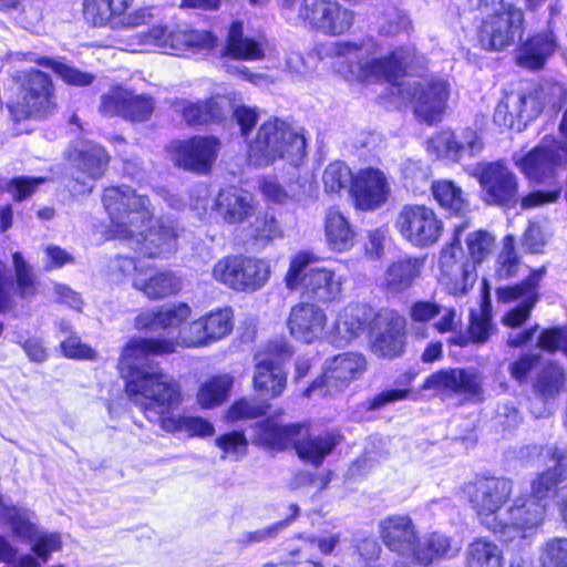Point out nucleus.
Listing matches in <instances>:
<instances>
[{
	"instance_id": "1",
	"label": "nucleus",
	"mask_w": 567,
	"mask_h": 567,
	"mask_svg": "<svg viewBox=\"0 0 567 567\" xmlns=\"http://www.w3.org/2000/svg\"><path fill=\"white\" fill-rule=\"evenodd\" d=\"M102 200L112 237L124 240L132 250L147 258H167L177 250L178 225L164 217L153 221L154 210L146 196L130 186H111L104 189Z\"/></svg>"
},
{
	"instance_id": "2",
	"label": "nucleus",
	"mask_w": 567,
	"mask_h": 567,
	"mask_svg": "<svg viewBox=\"0 0 567 567\" xmlns=\"http://www.w3.org/2000/svg\"><path fill=\"white\" fill-rule=\"evenodd\" d=\"M330 52L354 59L349 69L351 75L360 81L394 82L405 74L406 68L415 58L414 49L410 48H396L385 53L381 44L372 38L360 42H336L330 47Z\"/></svg>"
},
{
	"instance_id": "3",
	"label": "nucleus",
	"mask_w": 567,
	"mask_h": 567,
	"mask_svg": "<svg viewBox=\"0 0 567 567\" xmlns=\"http://www.w3.org/2000/svg\"><path fill=\"white\" fill-rule=\"evenodd\" d=\"M126 393L148 421L158 424L184 400L181 383L159 367L140 370L127 381Z\"/></svg>"
},
{
	"instance_id": "4",
	"label": "nucleus",
	"mask_w": 567,
	"mask_h": 567,
	"mask_svg": "<svg viewBox=\"0 0 567 567\" xmlns=\"http://www.w3.org/2000/svg\"><path fill=\"white\" fill-rule=\"evenodd\" d=\"M305 135L288 122L274 117L264 122L248 140L247 157L255 167H267L277 159L292 163L306 155Z\"/></svg>"
},
{
	"instance_id": "5",
	"label": "nucleus",
	"mask_w": 567,
	"mask_h": 567,
	"mask_svg": "<svg viewBox=\"0 0 567 567\" xmlns=\"http://www.w3.org/2000/svg\"><path fill=\"white\" fill-rule=\"evenodd\" d=\"M302 431L303 426L300 424L281 425L272 419H266L255 424L254 442L277 451L293 444L300 458L318 466L337 445L336 436L327 433L301 439Z\"/></svg>"
},
{
	"instance_id": "6",
	"label": "nucleus",
	"mask_w": 567,
	"mask_h": 567,
	"mask_svg": "<svg viewBox=\"0 0 567 567\" xmlns=\"http://www.w3.org/2000/svg\"><path fill=\"white\" fill-rule=\"evenodd\" d=\"M316 259L310 251L293 255L284 279L286 287L291 291L301 290L320 302L332 301L341 292L343 278L329 268L310 267Z\"/></svg>"
},
{
	"instance_id": "7",
	"label": "nucleus",
	"mask_w": 567,
	"mask_h": 567,
	"mask_svg": "<svg viewBox=\"0 0 567 567\" xmlns=\"http://www.w3.org/2000/svg\"><path fill=\"white\" fill-rule=\"evenodd\" d=\"M13 79L18 84V93L8 103V109L16 122L31 117L42 118L54 112L56 99L53 82L48 74L31 69L17 73Z\"/></svg>"
},
{
	"instance_id": "8",
	"label": "nucleus",
	"mask_w": 567,
	"mask_h": 567,
	"mask_svg": "<svg viewBox=\"0 0 567 567\" xmlns=\"http://www.w3.org/2000/svg\"><path fill=\"white\" fill-rule=\"evenodd\" d=\"M271 274L268 261L244 255L220 258L212 269V277L219 284L239 292L261 289Z\"/></svg>"
},
{
	"instance_id": "9",
	"label": "nucleus",
	"mask_w": 567,
	"mask_h": 567,
	"mask_svg": "<svg viewBox=\"0 0 567 567\" xmlns=\"http://www.w3.org/2000/svg\"><path fill=\"white\" fill-rule=\"evenodd\" d=\"M394 228L411 246L423 249L440 240L444 224L432 207L404 204L395 215Z\"/></svg>"
},
{
	"instance_id": "10",
	"label": "nucleus",
	"mask_w": 567,
	"mask_h": 567,
	"mask_svg": "<svg viewBox=\"0 0 567 567\" xmlns=\"http://www.w3.org/2000/svg\"><path fill=\"white\" fill-rule=\"evenodd\" d=\"M512 492V481L496 476L476 477L463 487L472 508L489 530H493V524L502 516L499 511L509 499Z\"/></svg>"
},
{
	"instance_id": "11",
	"label": "nucleus",
	"mask_w": 567,
	"mask_h": 567,
	"mask_svg": "<svg viewBox=\"0 0 567 567\" xmlns=\"http://www.w3.org/2000/svg\"><path fill=\"white\" fill-rule=\"evenodd\" d=\"M473 175L478 181L483 198L488 205L509 208L518 204V177L505 163H481Z\"/></svg>"
},
{
	"instance_id": "12",
	"label": "nucleus",
	"mask_w": 567,
	"mask_h": 567,
	"mask_svg": "<svg viewBox=\"0 0 567 567\" xmlns=\"http://www.w3.org/2000/svg\"><path fill=\"white\" fill-rule=\"evenodd\" d=\"M299 18L306 27L324 35H342L354 23V13L336 0H302Z\"/></svg>"
},
{
	"instance_id": "13",
	"label": "nucleus",
	"mask_w": 567,
	"mask_h": 567,
	"mask_svg": "<svg viewBox=\"0 0 567 567\" xmlns=\"http://www.w3.org/2000/svg\"><path fill=\"white\" fill-rule=\"evenodd\" d=\"M292 353L289 344L278 342L269 353L256 355L252 386L264 400L276 399L284 393L287 384L284 361Z\"/></svg>"
},
{
	"instance_id": "14",
	"label": "nucleus",
	"mask_w": 567,
	"mask_h": 567,
	"mask_svg": "<svg viewBox=\"0 0 567 567\" xmlns=\"http://www.w3.org/2000/svg\"><path fill=\"white\" fill-rule=\"evenodd\" d=\"M467 223L455 225L451 243L443 247L440 255V282L449 293L465 295L476 281L475 266L470 261L461 262V234L467 228Z\"/></svg>"
},
{
	"instance_id": "15",
	"label": "nucleus",
	"mask_w": 567,
	"mask_h": 567,
	"mask_svg": "<svg viewBox=\"0 0 567 567\" xmlns=\"http://www.w3.org/2000/svg\"><path fill=\"white\" fill-rule=\"evenodd\" d=\"M141 43L156 47L166 54L183 55L197 50H210L215 38L207 31L156 25L141 35Z\"/></svg>"
},
{
	"instance_id": "16",
	"label": "nucleus",
	"mask_w": 567,
	"mask_h": 567,
	"mask_svg": "<svg viewBox=\"0 0 567 567\" xmlns=\"http://www.w3.org/2000/svg\"><path fill=\"white\" fill-rule=\"evenodd\" d=\"M132 3L133 0H83V16L94 27L136 28L148 23L152 19L148 8L125 14Z\"/></svg>"
},
{
	"instance_id": "17",
	"label": "nucleus",
	"mask_w": 567,
	"mask_h": 567,
	"mask_svg": "<svg viewBox=\"0 0 567 567\" xmlns=\"http://www.w3.org/2000/svg\"><path fill=\"white\" fill-rule=\"evenodd\" d=\"M524 30V12L512 4L502 12L486 17L478 30V41L485 50L499 51L513 45Z\"/></svg>"
},
{
	"instance_id": "18",
	"label": "nucleus",
	"mask_w": 567,
	"mask_h": 567,
	"mask_svg": "<svg viewBox=\"0 0 567 567\" xmlns=\"http://www.w3.org/2000/svg\"><path fill=\"white\" fill-rule=\"evenodd\" d=\"M546 506V503L535 499L517 498L513 506L502 513L496 524H493L492 532L499 534L505 542L517 537L524 538L526 530L534 529L543 523Z\"/></svg>"
},
{
	"instance_id": "19",
	"label": "nucleus",
	"mask_w": 567,
	"mask_h": 567,
	"mask_svg": "<svg viewBox=\"0 0 567 567\" xmlns=\"http://www.w3.org/2000/svg\"><path fill=\"white\" fill-rule=\"evenodd\" d=\"M66 159L73 172V177L91 192V182L101 178L110 163V155L103 146L90 140L79 141L66 152Z\"/></svg>"
},
{
	"instance_id": "20",
	"label": "nucleus",
	"mask_w": 567,
	"mask_h": 567,
	"mask_svg": "<svg viewBox=\"0 0 567 567\" xmlns=\"http://www.w3.org/2000/svg\"><path fill=\"white\" fill-rule=\"evenodd\" d=\"M545 275V268L533 270L530 275L518 285L499 287L496 290V299L498 302L508 303L520 301V303L508 311L503 323L511 328L520 327L529 317L532 309L538 301L539 284Z\"/></svg>"
},
{
	"instance_id": "21",
	"label": "nucleus",
	"mask_w": 567,
	"mask_h": 567,
	"mask_svg": "<svg viewBox=\"0 0 567 567\" xmlns=\"http://www.w3.org/2000/svg\"><path fill=\"white\" fill-rule=\"evenodd\" d=\"M233 330L230 308L218 309L192 321L178 330L176 344L186 348L204 347L226 337Z\"/></svg>"
},
{
	"instance_id": "22",
	"label": "nucleus",
	"mask_w": 567,
	"mask_h": 567,
	"mask_svg": "<svg viewBox=\"0 0 567 567\" xmlns=\"http://www.w3.org/2000/svg\"><path fill=\"white\" fill-rule=\"evenodd\" d=\"M367 370V360L360 353L349 352L336 355L324 368L320 381H315L308 392L323 388V394H334L358 380Z\"/></svg>"
},
{
	"instance_id": "23",
	"label": "nucleus",
	"mask_w": 567,
	"mask_h": 567,
	"mask_svg": "<svg viewBox=\"0 0 567 567\" xmlns=\"http://www.w3.org/2000/svg\"><path fill=\"white\" fill-rule=\"evenodd\" d=\"M378 528L381 540L390 551L414 561L420 537L410 516L389 515L379 522Z\"/></svg>"
},
{
	"instance_id": "24",
	"label": "nucleus",
	"mask_w": 567,
	"mask_h": 567,
	"mask_svg": "<svg viewBox=\"0 0 567 567\" xmlns=\"http://www.w3.org/2000/svg\"><path fill=\"white\" fill-rule=\"evenodd\" d=\"M404 86L414 104V113L420 120L432 124L442 118L449 99V84L445 81H419Z\"/></svg>"
},
{
	"instance_id": "25",
	"label": "nucleus",
	"mask_w": 567,
	"mask_h": 567,
	"mask_svg": "<svg viewBox=\"0 0 567 567\" xmlns=\"http://www.w3.org/2000/svg\"><path fill=\"white\" fill-rule=\"evenodd\" d=\"M17 281H13L6 264L0 261V312L9 311L14 306V296L31 299L37 295V282L30 264L20 252L12 255Z\"/></svg>"
},
{
	"instance_id": "26",
	"label": "nucleus",
	"mask_w": 567,
	"mask_h": 567,
	"mask_svg": "<svg viewBox=\"0 0 567 567\" xmlns=\"http://www.w3.org/2000/svg\"><path fill=\"white\" fill-rule=\"evenodd\" d=\"M406 320L396 310L381 309L374 318L372 351L379 357L394 358L403 351V338Z\"/></svg>"
},
{
	"instance_id": "27",
	"label": "nucleus",
	"mask_w": 567,
	"mask_h": 567,
	"mask_svg": "<svg viewBox=\"0 0 567 567\" xmlns=\"http://www.w3.org/2000/svg\"><path fill=\"white\" fill-rule=\"evenodd\" d=\"M155 109L154 100L147 95H134L121 87L102 95L100 111L107 116L120 115L131 122H146Z\"/></svg>"
},
{
	"instance_id": "28",
	"label": "nucleus",
	"mask_w": 567,
	"mask_h": 567,
	"mask_svg": "<svg viewBox=\"0 0 567 567\" xmlns=\"http://www.w3.org/2000/svg\"><path fill=\"white\" fill-rule=\"evenodd\" d=\"M350 192L357 208L374 210L388 200L390 185L382 171L369 167L354 176Z\"/></svg>"
},
{
	"instance_id": "29",
	"label": "nucleus",
	"mask_w": 567,
	"mask_h": 567,
	"mask_svg": "<svg viewBox=\"0 0 567 567\" xmlns=\"http://www.w3.org/2000/svg\"><path fill=\"white\" fill-rule=\"evenodd\" d=\"M423 389L480 399L483 392L482 375L474 369L440 371L425 380Z\"/></svg>"
},
{
	"instance_id": "30",
	"label": "nucleus",
	"mask_w": 567,
	"mask_h": 567,
	"mask_svg": "<svg viewBox=\"0 0 567 567\" xmlns=\"http://www.w3.org/2000/svg\"><path fill=\"white\" fill-rule=\"evenodd\" d=\"M328 322L322 308L311 302H300L293 306L288 317L290 334L305 343H312L320 339Z\"/></svg>"
},
{
	"instance_id": "31",
	"label": "nucleus",
	"mask_w": 567,
	"mask_h": 567,
	"mask_svg": "<svg viewBox=\"0 0 567 567\" xmlns=\"http://www.w3.org/2000/svg\"><path fill=\"white\" fill-rule=\"evenodd\" d=\"M176 341L171 339H132L123 349L120 364L135 377L140 370L158 367L148 362L150 355L165 354L175 351Z\"/></svg>"
},
{
	"instance_id": "32",
	"label": "nucleus",
	"mask_w": 567,
	"mask_h": 567,
	"mask_svg": "<svg viewBox=\"0 0 567 567\" xmlns=\"http://www.w3.org/2000/svg\"><path fill=\"white\" fill-rule=\"evenodd\" d=\"M217 151L215 137H193L177 144L174 161L186 171L205 174L216 159Z\"/></svg>"
},
{
	"instance_id": "33",
	"label": "nucleus",
	"mask_w": 567,
	"mask_h": 567,
	"mask_svg": "<svg viewBox=\"0 0 567 567\" xmlns=\"http://www.w3.org/2000/svg\"><path fill=\"white\" fill-rule=\"evenodd\" d=\"M563 162L555 142L544 140L542 144L516 161L520 172L530 181L543 182L548 178Z\"/></svg>"
},
{
	"instance_id": "34",
	"label": "nucleus",
	"mask_w": 567,
	"mask_h": 567,
	"mask_svg": "<svg viewBox=\"0 0 567 567\" xmlns=\"http://www.w3.org/2000/svg\"><path fill=\"white\" fill-rule=\"evenodd\" d=\"M175 111L189 125L221 122L230 113V101L225 96H216L205 102H175Z\"/></svg>"
},
{
	"instance_id": "35",
	"label": "nucleus",
	"mask_w": 567,
	"mask_h": 567,
	"mask_svg": "<svg viewBox=\"0 0 567 567\" xmlns=\"http://www.w3.org/2000/svg\"><path fill=\"white\" fill-rule=\"evenodd\" d=\"M546 456L553 461V467L537 475L532 482V496L539 503L556 496L558 485L565 480L567 472V454L564 450L557 447H547Z\"/></svg>"
},
{
	"instance_id": "36",
	"label": "nucleus",
	"mask_w": 567,
	"mask_h": 567,
	"mask_svg": "<svg viewBox=\"0 0 567 567\" xmlns=\"http://www.w3.org/2000/svg\"><path fill=\"white\" fill-rule=\"evenodd\" d=\"M214 209L224 221L239 224L254 216L256 206L249 193L237 188H228L218 193Z\"/></svg>"
},
{
	"instance_id": "37",
	"label": "nucleus",
	"mask_w": 567,
	"mask_h": 567,
	"mask_svg": "<svg viewBox=\"0 0 567 567\" xmlns=\"http://www.w3.org/2000/svg\"><path fill=\"white\" fill-rule=\"evenodd\" d=\"M424 258L404 257L391 262L382 276V287L388 293H401L421 277Z\"/></svg>"
},
{
	"instance_id": "38",
	"label": "nucleus",
	"mask_w": 567,
	"mask_h": 567,
	"mask_svg": "<svg viewBox=\"0 0 567 567\" xmlns=\"http://www.w3.org/2000/svg\"><path fill=\"white\" fill-rule=\"evenodd\" d=\"M184 282L182 277L173 270H161L143 278L135 275L133 278V287L143 292L151 300L164 299L177 295L183 289Z\"/></svg>"
},
{
	"instance_id": "39",
	"label": "nucleus",
	"mask_w": 567,
	"mask_h": 567,
	"mask_svg": "<svg viewBox=\"0 0 567 567\" xmlns=\"http://www.w3.org/2000/svg\"><path fill=\"white\" fill-rule=\"evenodd\" d=\"M324 237L329 248L333 251L344 252L354 246L355 231L343 214L331 207L324 217Z\"/></svg>"
},
{
	"instance_id": "40",
	"label": "nucleus",
	"mask_w": 567,
	"mask_h": 567,
	"mask_svg": "<svg viewBox=\"0 0 567 567\" xmlns=\"http://www.w3.org/2000/svg\"><path fill=\"white\" fill-rule=\"evenodd\" d=\"M556 49V39L551 33H539L525 42L517 55V64L529 70H539Z\"/></svg>"
},
{
	"instance_id": "41",
	"label": "nucleus",
	"mask_w": 567,
	"mask_h": 567,
	"mask_svg": "<svg viewBox=\"0 0 567 567\" xmlns=\"http://www.w3.org/2000/svg\"><path fill=\"white\" fill-rule=\"evenodd\" d=\"M364 310L358 305L346 307L338 316L334 323L331 342L338 347L350 343L363 331L367 319Z\"/></svg>"
},
{
	"instance_id": "42",
	"label": "nucleus",
	"mask_w": 567,
	"mask_h": 567,
	"mask_svg": "<svg viewBox=\"0 0 567 567\" xmlns=\"http://www.w3.org/2000/svg\"><path fill=\"white\" fill-rule=\"evenodd\" d=\"M33 519V512L25 507L8 504L0 495V522L11 530L16 538L27 543L38 528Z\"/></svg>"
},
{
	"instance_id": "43",
	"label": "nucleus",
	"mask_w": 567,
	"mask_h": 567,
	"mask_svg": "<svg viewBox=\"0 0 567 567\" xmlns=\"http://www.w3.org/2000/svg\"><path fill=\"white\" fill-rule=\"evenodd\" d=\"M159 427L167 433H185L188 437H209L215 433L213 423L198 415L175 414L162 419Z\"/></svg>"
},
{
	"instance_id": "44",
	"label": "nucleus",
	"mask_w": 567,
	"mask_h": 567,
	"mask_svg": "<svg viewBox=\"0 0 567 567\" xmlns=\"http://www.w3.org/2000/svg\"><path fill=\"white\" fill-rule=\"evenodd\" d=\"M434 199L441 208L454 215L465 216L470 210V203L463 189L454 182L442 179L431 183Z\"/></svg>"
},
{
	"instance_id": "45",
	"label": "nucleus",
	"mask_w": 567,
	"mask_h": 567,
	"mask_svg": "<svg viewBox=\"0 0 567 567\" xmlns=\"http://www.w3.org/2000/svg\"><path fill=\"white\" fill-rule=\"evenodd\" d=\"M460 548L452 545V540L446 535L433 532L426 535L423 540L419 538V546L414 561L421 565H430L439 558L453 557Z\"/></svg>"
},
{
	"instance_id": "46",
	"label": "nucleus",
	"mask_w": 567,
	"mask_h": 567,
	"mask_svg": "<svg viewBox=\"0 0 567 567\" xmlns=\"http://www.w3.org/2000/svg\"><path fill=\"white\" fill-rule=\"evenodd\" d=\"M234 385V377L224 373L204 381L197 391L196 401L203 409H213L223 404Z\"/></svg>"
},
{
	"instance_id": "47",
	"label": "nucleus",
	"mask_w": 567,
	"mask_h": 567,
	"mask_svg": "<svg viewBox=\"0 0 567 567\" xmlns=\"http://www.w3.org/2000/svg\"><path fill=\"white\" fill-rule=\"evenodd\" d=\"M430 148L439 157H445L451 159H458L462 152L467 150L471 154H475L483 148L482 141L475 135L466 142V146L456 141L453 132L443 131L437 133L430 140Z\"/></svg>"
},
{
	"instance_id": "48",
	"label": "nucleus",
	"mask_w": 567,
	"mask_h": 567,
	"mask_svg": "<svg viewBox=\"0 0 567 567\" xmlns=\"http://www.w3.org/2000/svg\"><path fill=\"white\" fill-rule=\"evenodd\" d=\"M225 50L226 54L241 60H257L264 55L262 43L244 35L241 22L230 25Z\"/></svg>"
},
{
	"instance_id": "49",
	"label": "nucleus",
	"mask_w": 567,
	"mask_h": 567,
	"mask_svg": "<svg viewBox=\"0 0 567 567\" xmlns=\"http://www.w3.org/2000/svg\"><path fill=\"white\" fill-rule=\"evenodd\" d=\"M467 567H503V551L494 542L480 537L466 551Z\"/></svg>"
},
{
	"instance_id": "50",
	"label": "nucleus",
	"mask_w": 567,
	"mask_h": 567,
	"mask_svg": "<svg viewBox=\"0 0 567 567\" xmlns=\"http://www.w3.org/2000/svg\"><path fill=\"white\" fill-rule=\"evenodd\" d=\"M403 186L413 194H423L430 185V167L420 161L404 159L401 165Z\"/></svg>"
},
{
	"instance_id": "51",
	"label": "nucleus",
	"mask_w": 567,
	"mask_h": 567,
	"mask_svg": "<svg viewBox=\"0 0 567 567\" xmlns=\"http://www.w3.org/2000/svg\"><path fill=\"white\" fill-rule=\"evenodd\" d=\"M38 64L52 69L66 84L85 86L90 85L95 76L91 73L83 72L74 66L59 62L51 58H41L37 61Z\"/></svg>"
},
{
	"instance_id": "52",
	"label": "nucleus",
	"mask_w": 567,
	"mask_h": 567,
	"mask_svg": "<svg viewBox=\"0 0 567 567\" xmlns=\"http://www.w3.org/2000/svg\"><path fill=\"white\" fill-rule=\"evenodd\" d=\"M354 177L350 168L343 162L329 164L322 175L324 190L327 193H339L341 189L351 188Z\"/></svg>"
},
{
	"instance_id": "53",
	"label": "nucleus",
	"mask_w": 567,
	"mask_h": 567,
	"mask_svg": "<svg viewBox=\"0 0 567 567\" xmlns=\"http://www.w3.org/2000/svg\"><path fill=\"white\" fill-rule=\"evenodd\" d=\"M268 409L269 404L266 402V400L241 398L235 401L227 410L226 417L231 422L255 419L265 415Z\"/></svg>"
},
{
	"instance_id": "54",
	"label": "nucleus",
	"mask_w": 567,
	"mask_h": 567,
	"mask_svg": "<svg viewBox=\"0 0 567 567\" xmlns=\"http://www.w3.org/2000/svg\"><path fill=\"white\" fill-rule=\"evenodd\" d=\"M542 567H567V538L551 537L540 547Z\"/></svg>"
},
{
	"instance_id": "55",
	"label": "nucleus",
	"mask_w": 567,
	"mask_h": 567,
	"mask_svg": "<svg viewBox=\"0 0 567 567\" xmlns=\"http://www.w3.org/2000/svg\"><path fill=\"white\" fill-rule=\"evenodd\" d=\"M511 102H513L517 121L524 123L536 118L545 106L536 92L529 94L511 93Z\"/></svg>"
},
{
	"instance_id": "56",
	"label": "nucleus",
	"mask_w": 567,
	"mask_h": 567,
	"mask_svg": "<svg viewBox=\"0 0 567 567\" xmlns=\"http://www.w3.org/2000/svg\"><path fill=\"white\" fill-rule=\"evenodd\" d=\"M514 245V237L506 236L504 239L503 249L497 258V267L495 270V275L499 279L507 280L518 274L520 264Z\"/></svg>"
},
{
	"instance_id": "57",
	"label": "nucleus",
	"mask_w": 567,
	"mask_h": 567,
	"mask_svg": "<svg viewBox=\"0 0 567 567\" xmlns=\"http://www.w3.org/2000/svg\"><path fill=\"white\" fill-rule=\"evenodd\" d=\"M27 543L31 545L32 551L42 561H47L52 553L59 551L62 547V539L59 533H50L40 528L34 530Z\"/></svg>"
},
{
	"instance_id": "58",
	"label": "nucleus",
	"mask_w": 567,
	"mask_h": 567,
	"mask_svg": "<svg viewBox=\"0 0 567 567\" xmlns=\"http://www.w3.org/2000/svg\"><path fill=\"white\" fill-rule=\"evenodd\" d=\"M192 315L190 307L185 302H176L158 307L157 326L159 329H177Z\"/></svg>"
},
{
	"instance_id": "59",
	"label": "nucleus",
	"mask_w": 567,
	"mask_h": 567,
	"mask_svg": "<svg viewBox=\"0 0 567 567\" xmlns=\"http://www.w3.org/2000/svg\"><path fill=\"white\" fill-rule=\"evenodd\" d=\"M563 384V369L558 364L550 363L538 374L535 383V390L547 399L555 396Z\"/></svg>"
},
{
	"instance_id": "60",
	"label": "nucleus",
	"mask_w": 567,
	"mask_h": 567,
	"mask_svg": "<svg viewBox=\"0 0 567 567\" xmlns=\"http://www.w3.org/2000/svg\"><path fill=\"white\" fill-rule=\"evenodd\" d=\"M489 311L491 310L488 301L481 307L478 313H476L474 310L471 311L468 334L471 336L474 342L484 343L489 338L494 329Z\"/></svg>"
},
{
	"instance_id": "61",
	"label": "nucleus",
	"mask_w": 567,
	"mask_h": 567,
	"mask_svg": "<svg viewBox=\"0 0 567 567\" xmlns=\"http://www.w3.org/2000/svg\"><path fill=\"white\" fill-rule=\"evenodd\" d=\"M290 508L292 511V515L284 520L270 524L266 527H262L260 529L254 530V532H247L244 534L243 542L246 544H255V543H262L268 542L277 537L282 530H285L291 522L297 517L299 514V507L296 504H291Z\"/></svg>"
},
{
	"instance_id": "62",
	"label": "nucleus",
	"mask_w": 567,
	"mask_h": 567,
	"mask_svg": "<svg viewBox=\"0 0 567 567\" xmlns=\"http://www.w3.org/2000/svg\"><path fill=\"white\" fill-rule=\"evenodd\" d=\"M466 245L472 264H480L492 251L494 237L485 230H477L467 236Z\"/></svg>"
},
{
	"instance_id": "63",
	"label": "nucleus",
	"mask_w": 567,
	"mask_h": 567,
	"mask_svg": "<svg viewBox=\"0 0 567 567\" xmlns=\"http://www.w3.org/2000/svg\"><path fill=\"white\" fill-rule=\"evenodd\" d=\"M281 237L282 229L276 218L272 216H264L256 219L254 224V238L256 241L266 245Z\"/></svg>"
},
{
	"instance_id": "64",
	"label": "nucleus",
	"mask_w": 567,
	"mask_h": 567,
	"mask_svg": "<svg viewBox=\"0 0 567 567\" xmlns=\"http://www.w3.org/2000/svg\"><path fill=\"white\" fill-rule=\"evenodd\" d=\"M43 182V178L20 176L7 182L6 192L9 193L14 200L21 202L31 196Z\"/></svg>"
}]
</instances>
